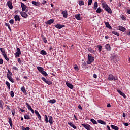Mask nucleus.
I'll list each match as a JSON object with an SVG mask.
<instances>
[{"mask_svg":"<svg viewBox=\"0 0 130 130\" xmlns=\"http://www.w3.org/2000/svg\"><path fill=\"white\" fill-rule=\"evenodd\" d=\"M98 47L99 48V51L100 52H101L102 49V46H98Z\"/></svg>","mask_w":130,"mask_h":130,"instance_id":"a18cd8bd","label":"nucleus"},{"mask_svg":"<svg viewBox=\"0 0 130 130\" xmlns=\"http://www.w3.org/2000/svg\"><path fill=\"white\" fill-rule=\"evenodd\" d=\"M9 23H10V24H14V20H13V19L10 20L9 21Z\"/></svg>","mask_w":130,"mask_h":130,"instance_id":"603ef678","label":"nucleus"},{"mask_svg":"<svg viewBox=\"0 0 130 130\" xmlns=\"http://www.w3.org/2000/svg\"><path fill=\"white\" fill-rule=\"evenodd\" d=\"M68 124L70 125V126L73 127V128H74V129H77V127H76V126H75L74 124L72 123V122H69Z\"/></svg>","mask_w":130,"mask_h":130,"instance_id":"aec40b11","label":"nucleus"},{"mask_svg":"<svg viewBox=\"0 0 130 130\" xmlns=\"http://www.w3.org/2000/svg\"><path fill=\"white\" fill-rule=\"evenodd\" d=\"M42 80L46 83V84H47L48 85H51L52 84V82L50 81L49 80H46L45 78L44 77H42Z\"/></svg>","mask_w":130,"mask_h":130,"instance_id":"39448f33","label":"nucleus"},{"mask_svg":"<svg viewBox=\"0 0 130 130\" xmlns=\"http://www.w3.org/2000/svg\"><path fill=\"white\" fill-rule=\"evenodd\" d=\"M32 4L33 5H35V6H37V7H38V6H39V5H40V3L36 2V1H32Z\"/></svg>","mask_w":130,"mask_h":130,"instance_id":"bb28decb","label":"nucleus"},{"mask_svg":"<svg viewBox=\"0 0 130 130\" xmlns=\"http://www.w3.org/2000/svg\"><path fill=\"white\" fill-rule=\"evenodd\" d=\"M4 63V61L3 59H0V64H3Z\"/></svg>","mask_w":130,"mask_h":130,"instance_id":"5fc2aeb1","label":"nucleus"},{"mask_svg":"<svg viewBox=\"0 0 130 130\" xmlns=\"http://www.w3.org/2000/svg\"><path fill=\"white\" fill-rule=\"evenodd\" d=\"M0 50L1 52L3 53V54H6V53L5 52V49L3 48H0Z\"/></svg>","mask_w":130,"mask_h":130,"instance_id":"a19ab883","label":"nucleus"},{"mask_svg":"<svg viewBox=\"0 0 130 130\" xmlns=\"http://www.w3.org/2000/svg\"><path fill=\"white\" fill-rule=\"evenodd\" d=\"M45 121L47 123V122H48V118L46 115H45Z\"/></svg>","mask_w":130,"mask_h":130,"instance_id":"09e8293b","label":"nucleus"},{"mask_svg":"<svg viewBox=\"0 0 130 130\" xmlns=\"http://www.w3.org/2000/svg\"><path fill=\"white\" fill-rule=\"evenodd\" d=\"M43 39L44 40V42H45V43H46L47 42V40H46V38H43Z\"/></svg>","mask_w":130,"mask_h":130,"instance_id":"6e6d98bb","label":"nucleus"},{"mask_svg":"<svg viewBox=\"0 0 130 130\" xmlns=\"http://www.w3.org/2000/svg\"><path fill=\"white\" fill-rule=\"evenodd\" d=\"M94 58L93 56H92V55L91 54H89L88 55V61H87V64H91L92 62L94 60Z\"/></svg>","mask_w":130,"mask_h":130,"instance_id":"f03ea898","label":"nucleus"},{"mask_svg":"<svg viewBox=\"0 0 130 130\" xmlns=\"http://www.w3.org/2000/svg\"><path fill=\"white\" fill-rule=\"evenodd\" d=\"M20 15L23 18H25V19H26L27 17H28V15L25 12H20Z\"/></svg>","mask_w":130,"mask_h":130,"instance_id":"6e6552de","label":"nucleus"},{"mask_svg":"<svg viewBox=\"0 0 130 130\" xmlns=\"http://www.w3.org/2000/svg\"><path fill=\"white\" fill-rule=\"evenodd\" d=\"M62 14L64 18H67V17L68 16V12L67 11V10L63 11L62 12Z\"/></svg>","mask_w":130,"mask_h":130,"instance_id":"f3484780","label":"nucleus"},{"mask_svg":"<svg viewBox=\"0 0 130 130\" xmlns=\"http://www.w3.org/2000/svg\"><path fill=\"white\" fill-rule=\"evenodd\" d=\"M3 105H4V102H3V101L1 100L0 101V108H2V109H3Z\"/></svg>","mask_w":130,"mask_h":130,"instance_id":"c9c22d12","label":"nucleus"},{"mask_svg":"<svg viewBox=\"0 0 130 130\" xmlns=\"http://www.w3.org/2000/svg\"><path fill=\"white\" fill-rule=\"evenodd\" d=\"M28 109H29V110H30L32 112V113H34V110H33V109H32V107H31V106H28Z\"/></svg>","mask_w":130,"mask_h":130,"instance_id":"2f4dec72","label":"nucleus"},{"mask_svg":"<svg viewBox=\"0 0 130 130\" xmlns=\"http://www.w3.org/2000/svg\"><path fill=\"white\" fill-rule=\"evenodd\" d=\"M92 3H93L92 0H88V6H91V5H92Z\"/></svg>","mask_w":130,"mask_h":130,"instance_id":"ea45409f","label":"nucleus"},{"mask_svg":"<svg viewBox=\"0 0 130 130\" xmlns=\"http://www.w3.org/2000/svg\"><path fill=\"white\" fill-rule=\"evenodd\" d=\"M13 70H16V71H18V68H17V67H13Z\"/></svg>","mask_w":130,"mask_h":130,"instance_id":"e2e57ef3","label":"nucleus"},{"mask_svg":"<svg viewBox=\"0 0 130 130\" xmlns=\"http://www.w3.org/2000/svg\"><path fill=\"white\" fill-rule=\"evenodd\" d=\"M41 54H42L43 55H46V54H47V53H46V52L43 50H42V51H41Z\"/></svg>","mask_w":130,"mask_h":130,"instance_id":"7c9ffc66","label":"nucleus"},{"mask_svg":"<svg viewBox=\"0 0 130 130\" xmlns=\"http://www.w3.org/2000/svg\"><path fill=\"white\" fill-rule=\"evenodd\" d=\"M90 121L93 124H97V121L95 120L94 119H91Z\"/></svg>","mask_w":130,"mask_h":130,"instance_id":"72a5a7b5","label":"nucleus"},{"mask_svg":"<svg viewBox=\"0 0 130 130\" xmlns=\"http://www.w3.org/2000/svg\"><path fill=\"white\" fill-rule=\"evenodd\" d=\"M90 52H91V53H95V51H94V50H92V49H91Z\"/></svg>","mask_w":130,"mask_h":130,"instance_id":"0e129e2a","label":"nucleus"},{"mask_svg":"<svg viewBox=\"0 0 130 130\" xmlns=\"http://www.w3.org/2000/svg\"><path fill=\"white\" fill-rule=\"evenodd\" d=\"M111 58H112V60H113V61H114V62H117V61H118L119 60L118 57L115 55L113 56Z\"/></svg>","mask_w":130,"mask_h":130,"instance_id":"0eeeda50","label":"nucleus"},{"mask_svg":"<svg viewBox=\"0 0 130 130\" xmlns=\"http://www.w3.org/2000/svg\"><path fill=\"white\" fill-rule=\"evenodd\" d=\"M105 25H106V27H107V28H108V29H112V28L111 27V26H110V24H109V22H106Z\"/></svg>","mask_w":130,"mask_h":130,"instance_id":"4be33fe9","label":"nucleus"},{"mask_svg":"<svg viewBox=\"0 0 130 130\" xmlns=\"http://www.w3.org/2000/svg\"><path fill=\"white\" fill-rule=\"evenodd\" d=\"M49 103H55V102H56V100H55V99H53V100H50V101H49Z\"/></svg>","mask_w":130,"mask_h":130,"instance_id":"c756f323","label":"nucleus"},{"mask_svg":"<svg viewBox=\"0 0 130 130\" xmlns=\"http://www.w3.org/2000/svg\"><path fill=\"white\" fill-rule=\"evenodd\" d=\"M12 113L13 116H15V110H13L12 111Z\"/></svg>","mask_w":130,"mask_h":130,"instance_id":"864d4df0","label":"nucleus"},{"mask_svg":"<svg viewBox=\"0 0 130 130\" xmlns=\"http://www.w3.org/2000/svg\"><path fill=\"white\" fill-rule=\"evenodd\" d=\"M7 77L8 79H9L12 78V76H11V75H10V74H7Z\"/></svg>","mask_w":130,"mask_h":130,"instance_id":"8fccbe9b","label":"nucleus"},{"mask_svg":"<svg viewBox=\"0 0 130 130\" xmlns=\"http://www.w3.org/2000/svg\"><path fill=\"white\" fill-rule=\"evenodd\" d=\"M102 5L103 6V8L106 10L108 13H109L110 14H111L112 13V11H111V9L108 7V5L107 4H105L103 1H102Z\"/></svg>","mask_w":130,"mask_h":130,"instance_id":"f257e3e1","label":"nucleus"},{"mask_svg":"<svg viewBox=\"0 0 130 130\" xmlns=\"http://www.w3.org/2000/svg\"><path fill=\"white\" fill-rule=\"evenodd\" d=\"M112 33L115 34V35H117V36H119V34L118 32H116L115 31H113Z\"/></svg>","mask_w":130,"mask_h":130,"instance_id":"49530a36","label":"nucleus"},{"mask_svg":"<svg viewBox=\"0 0 130 130\" xmlns=\"http://www.w3.org/2000/svg\"><path fill=\"white\" fill-rule=\"evenodd\" d=\"M23 130H29L30 128L29 127H27L26 128H24V129H22Z\"/></svg>","mask_w":130,"mask_h":130,"instance_id":"13d9d810","label":"nucleus"},{"mask_svg":"<svg viewBox=\"0 0 130 130\" xmlns=\"http://www.w3.org/2000/svg\"><path fill=\"white\" fill-rule=\"evenodd\" d=\"M111 127L112 128V129H114V130L119 129V128H118V127H117V126H115V125H111Z\"/></svg>","mask_w":130,"mask_h":130,"instance_id":"5701e85b","label":"nucleus"},{"mask_svg":"<svg viewBox=\"0 0 130 130\" xmlns=\"http://www.w3.org/2000/svg\"><path fill=\"white\" fill-rule=\"evenodd\" d=\"M5 25L6 26H7V27H8L9 29L11 30V27H10V24H9V23H6Z\"/></svg>","mask_w":130,"mask_h":130,"instance_id":"de8ad7c7","label":"nucleus"},{"mask_svg":"<svg viewBox=\"0 0 130 130\" xmlns=\"http://www.w3.org/2000/svg\"><path fill=\"white\" fill-rule=\"evenodd\" d=\"M41 74H42V75H44V76H45V77H46L47 76H48V74H47V73H46V72L43 71L41 72Z\"/></svg>","mask_w":130,"mask_h":130,"instance_id":"473e14b6","label":"nucleus"},{"mask_svg":"<svg viewBox=\"0 0 130 130\" xmlns=\"http://www.w3.org/2000/svg\"><path fill=\"white\" fill-rule=\"evenodd\" d=\"M121 18H122V20H125V18H124V17L123 16H122L121 17Z\"/></svg>","mask_w":130,"mask_h":130,"instance_id":"69168bd1","label":"nucleus"},{"mask_svg":"<svg viewBox=\"0 0 130 130\" xmlns=\"http://www.w3.org/2000/svg\"><path fill=\"white\" fill-rule=\"evenodd\" d=\"M54 22V19H50L49 20H48L46 22V25H51V24H53Z\"/></svg>","mask_w":130,"mask_h":130,"instance_id":"9d476101","label":"nucleus"},{"mask_svg":"<svg viewBox=\"0 0 130 130\" xmlns=\"http://www.w3.org/2000/svg\"><path fill=\"white\" fill-rule=\"evenodd\" d=\"M78 108H79V109H81V110H82L83 109L82 108V106L81 105H79L78 106Z\"/></svg>","mask_w":130,"mask_h":130,"instance_id":"bf43d9fd","label":"nucleus"},{"mask_svg":"<svg viewBox=\"0 0 130 130\" xmlns=\"http://www.w3.org/2000/svg\"><path fill=\"white\" fill-rule=\"evenodd\" d=\"M9 123L11 126V128H13V123L12 122V118H9Z\"/></svg>","mask_w":130,"mask_h":130,"instance_id":"6ab92c4d","label":"nucleus"},{"mask_svg":"<svg viewBox=\"0 0 130 130\" xmlns=\"http://www.w3.org/2000/svg\"><path fill=\"white\" fill-rule=\"evenodd\" d=\"M107 106V107H111V105H110V104H108Z\"/></svg>","mask_w":130,"mask_h":130,"instance_id":"338daca9","label":"nucleus"},{"mask_svg":"<svg viewBox=\"0 0 130 130\" xmlns=\"http://www.w3.org/2000/svg\"><path fill=\"white\" fill-rule=\"evenodd\" d=\"M96 13H101V9L100 7L96 10Z\"/></svg>","mask_w":130,"mask_h":130,"instance_id":"79ce46f5","label":"nucleus"},{"mask_svg":"<svg viewBox=\"0 0 130 130\" xmlns=\"http://www.w3.org/2000/svg\"><path fill=\"white\" fill-rule=\"evenodd\" d=\"M9 81H10V82H11V83H14V80H13V78H11L9 79Z\"/></svg>","mask_w":130,"mask_h":130,"instance_id":"3c124183","label":"nucleus"},{"mask_svg":"<svg viewBox=\"0 0 130 130\" xmlns=\"http://www.w3.org/2000/svg\"><path fill=\"white\" fill-rule=\"evenodd\" d=\"M118 93L121 95V96H122L124 98H126V96L125 95V94L123 93L120 90H117Z\"/></svg>","mask_w":130,"mask_h":130,"instance_id":"9b49d317","label":"nucleus"},{"mask_svg":"<svg viewBox=\"0 0 130 130\" xmlns=\"http://www.w3.org/2000/svg\"><path fill=\"white\" fill-rule=\"evenodd\" d=\"M127 13H128V14H130V9L127 10Z\"/></svg>","mask_w":130,"mask_h":130,"instance_id":"774afa93","label":"nucleus"},{"mask_svg":"<svg viewBox=\"0 0 130 130\" xmlns=\"http://www.w3.org/2000/svg\"><path fill=\"white\" fill-rule=\"evenodd\" d=\"M75 70H76V71H79V67H78V66H76L74 67Z\"/></svg>","mask_w":130,"mask_h":130,"instance_id":"4d7b16f0","label":"nucleus"},{"mask_svg":"<svg viewBox=\"0 0 130 130\" xmlns=\"http://www.w3.org/2000/svg\"><path fill=\"white\" fill-rule=\"evenodd\" d=\"M93 78H94V79H97V75L95 74H93Z\"/></svg>","mask_w":130,"mask_h":130,"instance_id":"052dcab7","label":"nucleus"},{"mask_svg":"<svg viewBox=\"0 0 130 130\" xmlns=\"http://www.w3.org/2000/svg\"><path fill=\"white\" fill-rule=\"evenodd\" d=\"M21 8L22 9V11L23 12H24V11H26V9H27V7L24 5V3H21Z\"/></svg>","mask_w":130,"mask_h":130,"instance_id":"f8f14e48","label":"nucleus"},{"mask_svg":"<svg viewBox=\"0 0 130 130\" xmlns=\"http://www.w3.org/2000/svg\"><path fill=\"white\" fill-rule=\"evenodd\" d=\"M37 70H38V71H40L41 73L42 72H43V70H44V69L43 68H42V67H39V66L37 67Z\"/></svg>","mask_w":130,"mask_h":130,"instance_id":"b1692460","label":"nucleus"},{"mask_svg":"<svg viewBox=\"0 0 130 130\" xmlns=\"http://www.w3.org/2000/svg\"><path fill=\"white\" fill-rule=\"evenodd\" d=\"M21 91L24 93V94H26L27 92H26V89H25V87H21Z\"/></svg>","mask_w":130,"mask_h":130,"instance_id":"c85d7f7f","label":"nucleus"},{"mask_svg":"<svg viewBox=\"0 0 130 130\" xmlns=\"http://www.w3.org/2000/svg\"><path fill=\"white\" fill-rule=\"evenodd\" d=\"M119 30L122 32H124L126 29L122 26H119Z\"/></svg>","mask_w":130,"mask_h":130,"instance_id":"a211bd4d","label":"nucleus"},{"mask_svg":"<svg viewBox=\"0 0 130 130\" xmlns=\"http://www.w3.org/2000/svg\"><path fill=\"white\" fill-rule=\"evenodd\" d=\"M108 79L109 81H116L117 80V77H114L113 75L111 74L109 76Z\"/></svg>","mask_w":130,"mask_h":130,"instance_id":"7ed1b4c3","label":"nucleus"},{"mask_svg":"<svg viewBox=\"0 0 130 130\" xmlns=\"http://www.w3.org/2000/svg\"><path fill=\"white\" fill-rule=\"evenodd\" d=\"M75 17L77 20L80 21L81 20V16H80V14H76L75 15Z\"/></svg>","mask_w":130,"mask_h":130,"instance_id":"a878e982","label":"nucleus"},{"mask_svg":"<svg viewBox=\"0 0 130 130\" xmlns=\"http://www.w3.org/2000/svg\"><path fill=\"white\" fill-rule=\"evenodd\" d=\"M21 50L19 48H17V52L15 54V56H17V57H19L20 55H21Z\"/></svg>","mask_w":130,"mask_h":130,"instance_id":"423d86ee","label":"nucleus"},{"mask_svg":"<svg viewBox=\"0 0 130 130\" xmlns=\"http://www.w3.org/2000/svg\"><path fill=\"white\" fill-rule=\"evenodd\" d=\"M98 123H100L101 124H103L104 125H106V122L102 121V120H99L98 121Z\"/></svg>","mask_w":130,"mask_h":130,"instance_id":"412c9836","label":"nucleus"},{"mask_svg":"<svg viewBox=\"0 0 130 130\" xmlns=\"http://www.w3.org/2000/svg\"><path fill=\"white\" fill-rule=\"evenodd\" d=\"M55 27L57 29H61V28H63V27H64V25L57 24L55 25Z\"/></svg>","mask_w":130,"mask_h":130,"instance_id":"2eb2a0df","label":"nucleus"},{"mask_svg":"<svg viewBox=\"0 0 130 130\" xmlns=\"http://www.w3.org/2000/svg\"><path fill=\"white\" fill-rule=\"evenodd\" d=\"M7 5L9 7V9H13V4L12 3V2H11V1H8L7 2Z\"/></svg>","mask_w":130,"mask_h":130,"instance_id":"1a4fd4ad","label":"nucleus"},{"mask_svg":"<svg viewBox=\"0 0 130 130\" xmlns=\"http://www.w3.org/2000/svg\"><path fill=\"white\" fill-rule=\"evenodd\" d=\"M105 48L107 50H108L109 51H110L111 50V47H110V45L109 44H107L105 45Z\"/></svg>","mask_w":130,"mask_h":130,"instance_id":"ddd939ff","label":"nucleus"},{"mask_svg":"<svg viewBox=\"0 0 130 130\" xmlns=\"http://www.w3.org/2000/svg\"><path fill=\"white\" fill-rule=\"evenodd\" d=\"M97 8H98V3L95 2L94 4V9L96 10Z\"/></svg>","mask_w":130,"mask_h":130,"instance_id":"cd10ccee","label":"nucleus"},{"mask_svg":"<svg viewBox=\"0 0 130 130\" xmlns=\"http://www.w3.org/2000/svg\"><path fill=\"white\" fill-rule=\"evenodd\" d=\"M3 55L4 57L5 58L6 60H7V61H9V58L7 57V54H3Z\"/></svg>","mask_w":130,"mask_h":130,"instance_id":"f704fd0d","label":"nucleus"},{"mask_svg":"<svg viewBox=\"0 0 130 130\" xmlns=\"http://www.w3.org/2000/svg\"><path fill=\"white\" fill-rule=\"evenodd\" d=\"M81 125L83 126L87 130H91V126L88 124H81Z\"/></svg>","mask_w":130,"mask_h":130,"instance_id":"20e7f679","label":"nucleus"},{"mask_svg":"<svg viewBox=\"0 0 130 130\" xmlns=\"http://www.w3.org/2000/svg\"><path fill=\"white\" fill-rule=\"evenodd\" d=\"M35 113L38 116L39 120H41V116H40V114H39V112H38V111L35 110Z\"/></svg>","mask_w":130,"mask_h":130,"instance_id":"4468645a","label":"nucleus"},{"mask_svg":"<svg viewBox=\"0 0 130 130\" xmlns=\"http://www.w3.org/2000/svg\"><path fill=\"white\" fill-rule=\"evenodd\" d=\"M10 95L11 97H14V96H15V93H14V91H11L10 92Z\"/></svg>","mask_w":130,"mask_h":130,"instance_id":"c03bdc74","label":"nucleus"},{"mask_svg":"<svg viewBox=\"0 0 130 130\" xmlns=\"http://www.w3.org/2000/svg\"><path fill=\"white\" fill-rule=\"evenodd\" d=\"M79 6H83V5H84V1H80L79 2Z\"/></svg>","mask_w":130,"mask_h":130,"instance_id":"4c0bfd02","label":"nucleus"},{"mask_svg":"<svg viewBox=\"0 0 130 130\" xmlns=\"http://www.w3.org/2000/svg\"><path fill=\"white\" fill-rule=\"evenodd\" d=\"M66 85L68 88H70V89H73L74 88V86L73 84L69 83V82H66Z\"/></svg>","mask_w":130,"mask_h":130,"instance_id":"dca6fc26","label":"nucleus"},{"mask_svg":"<svg viewBox=\"0 0 130 130\" xmlns=\"http://www.w3.org/2000/svg\"><path fill=\"white\" fill-rule=\"evenodd\" d=\"M25 119H31V117H30L28 115H24Z\"/></svg>","mask_w":130,"mask_h":130,"instance_id":"58836bf2","label":"nucleus"},{"mask_svg":"<svg viewBox=\"0 0 130 130\" xmlns=\"http://www.w3.org/2000/svg\"><path fill=\"white\" fill-rule=\"evenodd\" d=\"M49 122L50 124H52V118L51 117L49 119Z\"/></svg>","mask_w":130,"mask_h":130,"instance_id":"37998d69","label":"nucleus"},{"mask_svg":"<svg viewBox=\"0 0 130 130\" xmlns=\"http://www.w3.org/2000/svg\"><path fill=\"white\" fill-rule=\"evenodd\" d=\"M14 19H15V20L16 21H20V17H19V15H16V16L14 17Z\"/></svg>","mask_w":130,"mask_h":130,"instance_id":"393cba45","label":"nucleus"},{"mask_svg":"<svg viewBox=\"0 0 130 130\" xmlns=\"http://www.w3.org/2000/svg\"><path fill=\"white\" fill-rule=\"evenodd\" d=\"M6 85H7L8 89L10 90L11 89V87L10 86V83L8 81L6 82Z\"/></svg>","mask_w":130,"mask_h":130,"instance_id":"e433bc0d","label":"nucleus"},{"mask_svg":"<svg viewBox=\"0 0 130 130\" xmlns=\"http://www.w3.org/2000/svg\"><path fill=\"white\" fill-rule=\"evenodd\" d=\"M124 125H125V126H128L129 125L128 123H124Z\"/></svg>","mask_w":130,"mask_h":130,"instance_id":"680f3d73","label":"nucleus"}]
</instances>
